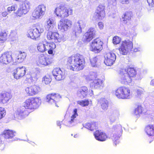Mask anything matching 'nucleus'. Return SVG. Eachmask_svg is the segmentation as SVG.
<instances>
[{"label": "nucleus", "instance_id": "nucleus-33", "mask_svg": "<svg viewBox=\"0 0 154 154\" xmlns=\"http://www.w3.org/2000/svg\"><path fill=\"white\" fill-rule=\"evenodd\" d=\"M97 124L96 122H91L86 123L84 126L85 127L91 131H93L97 127Z\"/></svg>", "mask_w": 154, "mask_h": 154}, {"label": "nucleus", "instance_id": "nucleus-6", "mask_svg": "<svg viewBox=\"0 0 154 154\" xmlns=\"http://www.w3.org/2000/svg\"><path fill=\"white\" fill-rule=\"evenodd\" d=\"M133 48V44L131 41L125 40L120 44L119 50L120 54L126 55L131 52Z\"/></svg>", "mask_w": 154, "mask_h": 154}, {"label": "nucleus", "instance_id": "nucleus-7", "mask_svg": "<svg viewBox=\"0 0 154 154\" xmlns=\"http://www.w3.org/2000/svg\"><path fill=\"white\" fill-rule=\"evenodd\" d=\"M43 28L39 26L29 30L28 32L27 35L28 37L32 39H36L40 35L41 33L43 32Z\"/></svg>", "mask_w": 154, "mask_h": 154}, {"label": "nucleus", "instance_id": "nucleus-42", "mask_svg": "<svg viewBox=\"0 0 154 154\" xmlns=\"http://www.w3.org/2000/svg\"><path fill=\"white\" fill-rule=\"evenodd\" d=\"M121 40V38L120 37L115 36L113 38L112 41L114 44L117 45L119 44Z\"/></svg>", "mask_w": 154, "mask_h": 154}, {"label": "nucleus", "instance_id": "nucleus-13", "mask_svg": "<svg viewBox=\"0 0 154 154\" xmlns=\"http://www.w3.org/2000/svg\"><path fill=\"white\" fill-rule=\"evenodd\" d=\"M45 8L43 5L38 6L33 12L32 17L35 19H41L44 14Z\"/></svg>", "mask_w": 154, "mask_h": 154}, {"label": "nucleus", "instance_id": "nucleus-51", "mask_svg": "<svg viewBox=\"0 0 154 154\" xmlns=\"http://www.w3.org/2000/svg\"><path fill=\"white\" fill-rule=\"evenodd\" d=\"M120 2L122 4H128L129 3V0H120Z\"/></svg>", "mask_w": 154, "mask_h": 154}, {"label": "nucleus", "instance_id": "nucleus-59", "mask_svg": "<svg viewBox=\"0 0 154 154\" xmlns=\"http://www.w3.org/2000/svg\"><path fill=\"white\" fill-rule=\"evenodd\" d=\"M55 79H56L57 80V81H59V80H61V79H56V78H55Z\"/></svg>", "mask_w": 154, "mask_h": 154}, {"label": "nucleus", "instance_id": "nucleus-16", "mask_svg": "<svg viewBox=\"0 0 154 154\" xmlns=\"http://www.w3.org/2000/svg\"><path fill=\"white\" fill-rule=\"evenodd\" d=\"M61 96L58 93H52L47 94L46 97V100L48 102L56 103L61 98Z\"/></svg>", "mask_w": 154, "mask_h": 154}, {"label": "nucleus", "instance_id": "nucleus-27", "mask_svg": "<svg viewBox=\"0 0 154 154\" xmlns=\"http://www.w3.org/2000/svg\"><path fill=\"white\" fill-rule=\"evenodd\" d=\"M15 132L10 129H5L2 133V135L5 139H11L15 136Z\"/></svg>", "mask_w": 154, "mask_h": 154}, {"label": "nucleus", "instance_id": "nucleus-26", "mask_svg": "<svg viewBox=\"0 0 154 154\" xmlns=\"http://www.w3.org/2000/svg\"><path fill=\"white\" fill-rule=\"evenodd\" d=\"M26 69L24 66L18 67L14 69L13 73L14 77H23L25 74Z\"/></svg>", "mask_w": 154, "mask_h": 154}, {"label": "nucleus", "instance_id": "nucleus-19", "mask_svg": "<svg viewBox=\"0 0 154 154\" xmlns=\"http://www.w3.org/2000/svg\"><path fill=\"white\" fill-rule=\"evenodd\" d=\"M104 86V80L100 79H94L90 84V87L93 89H100Z\"/></svg>", "mask_w": 154, "mask_h": 154}, {"label": "nucleus", "instance_id": "nucleus-55", "mask_svg": "<svg viewBox=\"0 0 154 154\" xmlns=\"http://www.w3.org/2000/svg\"><path fill=\"white\" fill-rule=\"evenodd\" d=\"M32 78H29L27 79V80L28 81H30L31 82H34V81H33Z\"/></svg>", "mask_w": 154, "mask_h": 154}, {"label": "nucleus", "instance_id": "nucleus-44", "mask_svg": "<svg viewBox=\"0 0 154 154\" xmlns=\"http://www.w3.org/2000/svg\"><path fill=\"white\" fill-rule=\"evenodd\" d=\"M145 91L144 89L142 87H139L137 89L136 91V93L137 94L138 96H140L142 94H143Z\"/></svg>", "mask_w": 154, "mask_h": 154}, {"label": "nucleus", "instance_id": "nucleus-20", "mask_svg": "<svg viewBox=\"0 0 154 154\" xmlns=\"http://www.w3.org/2000/svg\"><path fill=\"white\" fill-rule=\"evenodd\" d=\"M53 61L52 59L48 58L43 54H42L39 56L37 63L40 65L46 66L52 63Z\"/></svg>", "mask_w": 154, "mask_h": 154}, {"label": "nucleus", "instance_id": "nucleus-5", "mask_svg": "<svg viewBox=\"0 0 154 154\" xmlns=\"http://www.w3.org/2000/svg\"><path fill=\"white\" fill-rule=\"evenodd\" d=\"M72 12L73 10L71 8H66L64 6L60 5L56 8L54 13L57 17L63 18L71 15Z\"/></svg>", "mask_w": 154, "mask_h": 154}, {"label": "nucleus", "instance_id": "nucleus-43", "mask_svg": "<svg viewBox=\"0 0 154 154\" xmlns=\"http://www.w3.org/2000/svg\"><path fill=\"white\" fill-rule=\"evenodd\" d=\"M15 14L17 16L20 17L22 16L23 14H26L24 13L23 11L19 8L18 10L16 12Z\"/></svg>", "mask_w": 154, "mask_h": 154}, {"label": "nucleus", "instance_id": "nucleus-52", "mask_svg": "<svg viewBox=\"0 0 154 154\" xmlns=\"http://www.w3.org/2000/svg\"><path fill=\"white\" fill-rule=\"evenodd\" d=\"M98 26L100 29H102L104 27V25L103 23L102 22H99L98 23Z\"/></svg>", "mask_w": 154, "mask_h": 154}, {"label": "nucleus", "instance_id": "nucleus-58", "mask_svg": "<svg viewBox=\"0 0 154 154\" xmlns=\"http://www.w3.org/2000/svg\"><path fill=\"white\" fill-rule=\"evenodd\" d=\"M148 29H149V28H148L146 29H144V31H147V30H148Z\"/></svg>", "mask_w": 154, "mask_h": 154}, {"label": "nucleus", "instance_id": "nucleus-57", "mask_svg": "<svg viewBox=\"0 0 154 154\" xmlns=\"http://www.w3.org/2000/svg\"><path fill=\"white\" fill-rule=\"evenodd\" d=\"M113 2V5H115L116 4V0H112Z\"/></svg>", "mask_w": 154, "mask_h": 154}, {"label": "nucleus", "instance_id": "nucleus-48", "mask_svg": "<svg viewBox=\"0 0 154 154\" xmlns=\"http://www.w3.org/2000/svg\"><path fill=\"white\" fill-rule=\"evenodd\" d=\"M89 76L93 77H97L99 76V73L95 71H91L90 72Z\"/></svg>", "mask_w": 154, "mask_h": 154}, {"label": "nucleus", "instance_id": "nucleus-50", "mask_svg": "<svg viewBox=\"0 0 154 154\" xmlns=\"http://www.w3.org/2000/svg\"><path fill=\"white\" fill-rule=\"evenodd\" d=\"M142 50V48L140 46L137 47L135 48L134 49V52H137V51H139Z\"/></svg>", "mask_w": 154, "mask_h": 154}, {"label": "nucleus", "instance_id": "nucleus-60", "mask_svg": "<svg viewBox=\"0 0 154 154\" xmlns=\"http://www.w3.org/2000/svg\"><path fill=\"white\" fill-rule=\"evenodd\" d=\"M152 142V141H150L149 142V143H150L151 142Z\"/></svg>", "mask_w": 154, "mask_h": 154}, {"label": "nucleus", "instance_id": "nucleus-31", "mask_svg": "<svg viewBox=\"0 0 154 154\" xmlns=\"http://www.w3.org/2000/svg\"><path fill=\"white\" fill-rule=\"evenodd\" d=\"M99 102L101 108L103 110L107 109L108 107L109 103L107 100L105 98H101Z\"/></svg>", "mask_w": 154, "mask_h": 154}, {"label": "nucleus", "instance_id": "nucleus-24", "mask_svg": "<svg viewBox=\"0 0 154 154\" xmlns=\"http://www.w3.org/2000/svg\"><path fill=\"white\" fill-rule=\"evenodd\" d=\"M11 97L12 95L10 93L7 92H2L0 94V103H7Z\"/></svg>", "mask_w": 154, "mask_h": 154}, {"label": "nucleus", "instance_id": "nucleus-8", "mask_svg": "<svg viewBox=\"0 0 154 154\" xmlns=\"http://www.w3.org/2000/svg\"><path fill=\"white\" fill-rule=\"evenodd\" d=\"M120 76L125 77H134L136 75V71L133 67L129 66L125 69H121L119 73Z\"/></svg>", "mask_w": 154, "mask_h": 154}, {"label": "nucleus", "instance_id": "nucleus-21", "mask_svg": "<svg viewBox=\"0 0 154 154\" xmlns=\"http://www.w3.org/2000/svg\"><path fill=\"white\" fill-rule=\"evenodd\" d=\"M96 31L93 28H90L85 34L84 38L87 42H89L94 37Z\"/></svg>", "mask_w": 154, "mask_h": 154}, {"label": "nucleus", "instance_id": "nucleus-22", "mask_svg": "<svg viewBox=\"0 0 154 154\" xmlns=\"http://www.w3.org/2000/svg\"><path fill=\"white\" fill-rule=\"evenodd\" d=\"M45 27L47 30L50 31H55L56 29L55 21L52 18H49L47 21Z\"/></svg>", "mask_w": 154, "mask_h": 154}, {"label": "nucleus", "instance_id": "nucleus-47", "mask_svg": "<svg viewBox=\"0 0 154 154\" xmlns=\"http://www.w3.org/2000/svg\"><path fill=\"white\" fill-rule=\"evenodd\" d=\"M51 81V78H43V82L46 85L49 84Z\"/></svg>", "mask_w": 154, "mask_h": 154}, {"label": "nucleus", "instance_id": "nucleus-37", "mask_svg": "<svg viewBox=\"0 0 154 154\" xmlns=\"http://www.w3.org/2000/svg\"><path fill=\"white\" fill-rule=\"evenodd\" d=\"M77 111V109H75L73 110V114L71 117L70 120L69 121V123L71 124L74 122L75 119L78 116Z\"/></svg>", "mask_w": 154, "mask_h": 154}, {"label": "nucleus", "instance_id": "nucleus-11", "mask_svg": "<svg viewBox=\"0 0 154 154\" xmlns=\"http://www.w3.org/2000/svg\"><path fill=\"white\" fill-rule=\"evenodd\" d=\"M42 90L41 87L38 85H34L26 87L25 92L28 96H34L40 92Z\"/></svg>", "mask_w": 154, "mask_h": 154}, {"label": "nucleus", "instance_id": "nucleus-15", "mask_svg": "<svg viewBox=\"0 0 154 154\" xmlns=\"http://www.w3.org/2000/svg\"><path fill=\"white\" fill-rule=\"evenodd\" d=\"M104 62L108 66H111L114 63L116 58L115 54L112 52L107 53L104 56Z\"/></svg>", "mask_w": 154, "mask_h": 154}, {"label": "nucleus", "instance_id": "nucleus-25", "mask_svg": "<svg viewBox=\"0 0 154 154\" xmlns=\"http://www.w3.org/2000/svg\"><path fill=\"white\" fill-rule=\"evenodd\" d=\"M47 37L48 40H51L53 42H57L60 40L59 34L57 32L49 31L47 33Z\"/></svg>", "mask_w": 154, "mask_h": 154}, {"label": "nucleus", "instance_id": "nucleus-56", "mask_svg": "<svg viewBox=\"0 0 154 154\" xmlns=\"http://www.w3.org/2000/svg\"><path fill=\"white\" fill-rule=\"evenodd\" d=\"M150 84L151 85H154V79L152 80L151 82H150Z\"/></svg>", "mask_w": 154, "mask_h": 154}, {"label": "nucleus", "instance_id": "nucleus-36", "mask_svg": "<svg viewBox=\"0 0 154 154\" xmlns=\"http://www.w3.org/2000/svg\"><path fill=\"white\" fill-rule=\"evenodd\" d=\"M62 71L59 68H56L54 69L52 71V73L54 76H59V77H62L63 75L61 73Z\"/></svg>", "mask_w": 154, "mask_h": 154}, {"label": "nucleus", "instance_id": "nucleus-4", "mask_svg": "<svg viewBox=\"0 0 154 154\" xmlns=\"http://www.w3.org/2000/svg\"><path fill=\"white\" fill-rule=\"evenodd\" d=\"M56 47V45L53 42L50 43L46 41L38 43L37 48L40 52H44L46 51H48V53L49 54H53V50Z\"/></svg>", "mask_w": 154, "mask_h": 154}, {"label": "nucleus", "instance_id": "nucleus-45", "mask_svg": "<svg viewBox=\"0 0 154 154\" xmlns=\"http://www.w3.org/2000/svg\"><path fill=\"white\" fill-rule=\"evenodd\" d=\"M131 78H125L122 79V82L124 84H128L131 82Z\"/></svg>", "mask_w": 154, "mask_h": 154}, {"label": "nucleus", "instance_id": "nucleus-2", "mask_svg": "<svg viewBox=\"0 0 154 154\" xmlns=\"http://www.w3.org/2000/svg\"><path fill=\"white\" fill-rule=\"evenodd\" d=\"M67 62L71 65L68 67L69 69L73 71H78L83 69L85 61L82 55L77 54L68 57Z\"/></svg>", "mask_w": 154, "mask_h": 154}, {"label": "nucleus", "instance_id": "nucleus-54", "mask_svg": "<svg viewBox=\"0 0 154 154\" xmlns=\"http://www.w3.org/2000/svg\"><path fill=\"white\" fill-rule=\"evenodd\" d=\"M8 14L7 13V12L5 11L2 12V15L3 17H5Z\"/></svg>", "mask_w": 154, "mask_h": 154}, {"label": "nucleus", "instance_id": "nucleus-17", "mask_svg": "<svg viewBox=\"0 0 154 154\" xmlns=\"http://www.w3.org/2000/svg\"><path fill=\"white\" fill-rule=\"evenodd\" d=\"M11 52H5L0 57V63L3 64H8L12 61L13 58Z\"/></svg>", "mask_w": 154, "mask_h": 154}, {"label": "nucleus", "instance_id": "nucleus-35", "mask_svg": "<svg viewBox=\"0 0 154 154\" xmlns=\"http://www.w3.org/2000/svg\"><path fill=\"white\" fill-rule=\"evenodd\" d=\"M132 13L131 12H126L122 16L123 21L124 23H126L128 21L130 20L131 18Z\"/></svg>", "mask_w": 154, "mask_h": 154}, {"label": "nucleus", "instance_id": "nucleus-3", "mask_svg": "<svg viewBox=\"0 0 154 154\" xmlns=\"http://www.w3.org/2000/svg\"><path fill=\"white\" fill-rule=\"evenodd\" d=\"M115 94L119 99H129L131 96V92L129 87L121 86L116 90Z\"/></svg>", "mask_w": 154, "mask_h": 154}, {"label": "nucleus", "instance_id": "nucleus-10", "mask_svg": "<svg viewBox=\"0 0 154 154\" xmlns=\"http://www.w3.org/2000/svg\"><path fill=\"white\" fill-rule=\"evenodd\" d=\"M103 44L102 41L99 38L95 39L91 44V51L95 53L99 52L103 49Z\"/></svg>", "mask_w": 154, "mask_h": 154}, {"label": "nucleus", "instance_id": "nucleus-28", "mask_svg": "<svg viewBox=\"0 0 154 154\" xmlns=\"http://www.w3.org/2000/svg\"><path fill=\"white\" fill-rule=\"evenodd\" d=\"M88 89L85 86H82L77 91V94L78 96L82 98L86 97L88 93Z\"/></svg>", "mask_w": 154, "mask_h": 154}, {"label": "nucleus", "instance_id": "nucleus-23", "mask_svg": "<svg viewBox=\"0 0 154 154\" xmlns=\"http://www.w3.org/2000/svg\"><path fill=\"white\" fill-rule=\"evenodd\" d=\"M86 22L85 21L80 20L77 23L76 26L75 27L74 32L75 35H77V33H80L82 32V29H84L86 26Z\"/></svg>", "mask_w": 154, "mask_h": 154}, {"label": "nucleus", "instance_id": "nucleus-46", "mask_svg": "<svg viewBox=\"0 0 154 154\" xmlns=\"http://www.w3.org/2000/svg\"><path fill=\"white\" fill-rule=\"evenodd\" d=\"M17 8V6L15 5H14L9 7L8 8V12H10V11H15Z\"/></svg>", "mask_w": 154, "mask_h": 154}, {"label": "nucleus", "instance_id": "nucleus-18", "mask_svg": "<svg viewBox=\"0 0 154 154\" xmlns=\"http://www.w3.org/2000/svg\"><path fill=\"white\" fill-rule=\"evenodd\" d=\"M96 139L100 141H104L108 138L106 133L101 130H96L94 133Z\"/></svg>", "mask_w": 154, "mask_h": 154}, {"label": "nucleus", "instance_id": "nucleus-14", "mask_svg": "<svg viewBox=\"0 0 154 154\" xmlns=\"http://www.w3.org/2000/svg\"><path fill=\"white\" fill-rule=\"evenodd\" d=\"M112 131L113 133L112 136V140L114 142L119 140L122 133V126L120 125H116L113 126Z\"/></svg>", "mask_w": 154, "mask_h": 154}, {"label": "nucleus", "instance_id": "nucleus-34", "mask_svg": "<svg viewBox=\"0 0 154 154\" xmlns=\"http://www.w3.org/2000/svg\"><path fill=\"white\" fill-rule=\"evenodd\" d=\"M143 108L140 105H138L137 107L135 109L134 113L137 117H139L143 113Z\"/></svg>", "mask_w": 154, "mask_h": 154}, {"label": "nucleus", "instance_id": "nucleus-9", "mask_svg": "<svg viewBox=\"0 0 154 154\" xmlns=\"http://www.w3.org/2000/svg\"><path fill=\"white\" fill-rule=\"evenodd\" d=\"M72 24V21L70 20L67 19H61L58 23V28L61 32H64L70 29Z\"/></svg>", "mask_w": 154, "mask_h": 154}, {"label": "nucleus", "instance_id": "nucleus-53", "mask_svg": "<svg viewBox=\"0 0 154 154\" xmlns=\"http://www.w3.org/2000/svg\"><path fill=\"white\" fill-rule=\"evenodd\" d=\"M17 35V33L16 32L14 31H13L11 32L10 35L11 37H13L14 35L15 36H16Z\"/></svg>", "mask_w": 154, "mask_h": 154}, {"label": "nucleus", "instance_id": "nucleus-12", "mask_svg": "<svg viewBox=\"0 0 154 154\" xmlns=\"http://www.w3.org/2000/svg\"><path fill=\"white\" fill-rule=\"evenodd\" d=\"M105 7L102 4H100L97 7V10L93 16L95 20H102L105 16Z\"/></svg>", "mask_w": 154, "mask_h": 154}, {"label": "nucleus", "instance_id": "nucleus-39", "mask_svg": "<svg viewBox=\"0 0 154 154\" xmlns=\"http://www.w3.org/2000/svg\"><path fill=\"white\" fill-rule=\"evenodd\" d=\"M7 34L6 32H2L0 34V45L5 42L7 37Z\"/></svg>", "mask_w": 154, "mask_h": 154}, {"label": "nucleus", "instance_id": "nucleus-32", "mask_svg": "<svg viewBox=\"0 0 154 154\" xmlns=\"http://www.w3.org/2000/svg\"><path fill=\"white\" fill-rule=\"evenodd\" d=\"M30 5V3L27 2L25 3L20 5L19 8L23 11L24 13H25L26 14L29 11Z\"/></svg>", "mask_w": 154, "mask_h": 154}, {"label": "nucleus", "instance_id": "nucleus-40", "mask_svg": "<svg viewBox=\"0 0 154 154\" xmlns=\"http://www.w3.org/2000/svg\"><path fill=\"white\" fill-rule=\"evenodd\" d=\"M98 58L97 57H94L91 60V65L93 67L97 66Z\"/></svg>", "mask_w": 154, "mask_h": 154}, {"label": "nucleus", "instance_id": "nucleus-38", "mask_svg": "<svg viewBox=\"0 0 154 154\" xmlns=\"http://www.w3.org/2000/svg\"><path fill=\"white\" fill-rule=\"evenodd\" d=\"M77 103L82 107L88 106L89 103V101L88 99H85L83 100L78 101Z\"/></svg>", "mask_w": 154, "mask_h": 154}, {"label": "nucleus", "instance_id": "nucleus-41", "mask_svg": "<svg viewBox=\"0 0 154 154\" xmlns=\"http://www.w3.org/2000/svg\"><path fill=\"white\" fill-rule=\"evenodd\" d=\"M6 114V111L4 108L0 106V120L4 118Z\"/></svg>", "mask_w": 154, "mask_h": 154}, {"label": "nucleus", "instance_id": "nucleus-1", "mask_svg": "<svg viewBox=\"0 0 154 154\" xmlns=\"http://www.w3.org/2000/svg\"><path fill=\"white\" fill-rule=\"evenodd\" d=\"M41 99L39 97H30L26 99L23 103V107L18 108L15 112V114L18 116L25 117L29 114L28 111L25 109H36L41 102Z\"/></svg>", "mask_w": 154, "mask_h": 154}, {"label": "nucleus", "instance_id": "nucleus-29", "mask_svg": "<svg viewBox=\"0 0 154 154\" xmlns=\"http://www.w3.org/2000/svg\"><path fill=\"white\" fill-rule=\"evenodd\" d=\"M145 133L149 136H154V125L149 124L146 125L144 129Z\"/></svg>", "mask_w": 154, "mask_h": 154}, {"label": "nucleus", "instance_id": "nucleus-49", "mask_svg": "<svg viewBox=\"0 0 154 154\" xmlns=\"http://www.w3.org/2000/svg\"><path fill=\"white\" fill-rule=\"evenodd\" d=\"M147 2L150 6L154 7V0H147Z\"/></svg>", "mask_w": 154, "mask_h": 154}, {"label": "nucleus", "instance_id": "nucleus-30", "mask_svg": "<svg viewBox=\"0 0 154 154\" xmlns=\"http://www.w3.org/2000/svg\"><path fill=\"white\" fill-rule=\"evenodd\" d=\"M26 57V54L25 52L18 51L16 54V60L18 62H23Z\"/></svg>", "mask_w": 154, "mask_h": 154}]
</instances>
